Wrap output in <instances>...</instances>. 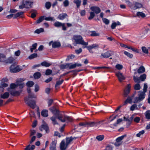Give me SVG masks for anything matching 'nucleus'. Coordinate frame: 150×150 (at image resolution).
I'll list each match as a JSON object with an SVG mask.
<instances>
[{"label":"nucleus","instance_id":"nucleus-63","mask_svg":"<svg viewBox=\"0 0 150 150\" xmlns=\"http://www.w3.org/2000/svg\"><path fill=\"white\" fill-rule=\"evenodd\" d=\"M69 65V69H74L76 67V63L75 64H71Z\"/></svg>","mask_w":150,"mask_h":150},{"label":"nucleus","instance_id":"nucleus-22","mask_svg":"<svg viewBox=\"0 0 150 150\" xmlns=\"http://www.w3.org/2000/svg\"><path fill=\"white\" fill-rule=\"evenodd\" d=\"M35 95L33 93H30L28 94V97H26L24 98V100L26 102V101H28L29 100V98H35Z\"/></svg>","mask_w":150,"mask_h":150},{"label":"nucleus","instance_id":"nucleus-54","mask_svg":"<svg viewBox=\"0 0 150 150\" xmlns=\"http://www.w3.org/2000/svg\"><path fill=\"white\" fill-rule=\"evenodd\" d=\"M148 86L147 83H144V84L143 89V92L144 93H145L147 89Z\"/></svg>","mask_w":150,"mask_h":150},{"label":"nucleus","instance_id":"nucleus-49","mask_svg":"<svg viewBox=\"0 0 150 150\" xmlns=\"http://www.w3.org/2000/svg\"><path fill=\"white\" fill-rule=\"evenodd\" d=\"M104 138V135H99L96 137V139L99 141H101Z\"/></svg>","mask_w":150,"mask_h":150},{"label":"nucleus","instance_id":"nucleus-6","mask_svg":"<svg viewBox=\"0 0 150 150\" xmlns=\"http://www.w3.org/2000/svg\"><path fill=\"white\" fill-rule=\"evenodd\" d=\"M49 110L54 115L56 116L57 118L58 119V117H60L61 115L59 114V110L57 109L55 106H53L50 108Z\"/></svg>","mask_w":150,"mask_h":150},{"label":"nucleus","instance_id":"nucleus-8","mask_svg":"<svg viewBox=\"0 0 150 150\" xmlns=\"http://www.w3.org/2000/svg\"><path fill=\"white\" fill-rule=\"evenodd\" d=\"M39 129L41 131L43 130H45L46 133H48L50 132L49 126L45 122L39 127Z\"/></svg>","mask_w":150,"mask_h":150},{"label":"nucleus","instance_id":"nucleus-34","mask_svg":"<svg viewBox=\"0 0 150 150\" xmlns=\"http://www.w3.org/2000/svg\"><path fill=\"white\" fill-rule=\"evenodd\" d=\"M41 76V74L39 72H37L35 73L33 75V76L35 79H38L40 78Z\"/></svg>","mask_w":150,"mask_h":150},{"label":"nucleus","instance_id":"nucleus-15","mask_svg":"<svg viewBox=\"0 0 150 150\" xmlns=\"http://www.w3.org/2000/svg\"><path fill=\"white\" fill-rule=\"evenodd\" d=\"M23 91L22 90H20L19 91H11L10 92V94L13 96H18L20 95Z\"/></svg>","mask_w":150,"mask_h":150},{"label":"nucleus","instance_id":"nucleus-35","mask_svg":"<svg viewBox=\"0 0 150 150\" xmlns=\"http://www.w3.org/2000/svg\"><path fill=\"white\" fill-rule=\"evenodd\" d=\"M41 65L42 66L47 67L50 66L51 64L45 61H44L41 63Z\"/></svg>","mask_w":150,"mask_h":150},{"label":"nucleus","instance_id":"nucleus-36","mask_svg":"<svg viewBox=\"0 0 150 150\" xmlns=\"http://www.w3.org/2000/svg\"><path fill=\"white\" fill-rule=\"evenodd\" d=\"M74 3L76 4V7L78 8H79L81 4V0H74L73 1Z\"/></svg>","mask_w":150,"mask_h":150},{"label":"nucleus","instance_id":"nucleus-31","mask_svg":"<svg viewBox=\"0 0 150 150\" xmlns=\"http://www.w3.org/2000/svg\"><path fill=\"white\" fill-rule=\"evenodd\" d=\"M149 30V29L148 28H144V29H142V35H141V38L144 37V35H145L146 34L148 31Z\"/></svg>","mask_w":150,"mask_h":150},{"label":"nucleus","instance_id":"nucleus-55","mask_svg":"<svg viewBox=\"0 0 150 150\" xmlns=\"http://www.w3.org/2000/svg\"><path fill=\"white\" fill-rule=\"evenodd\" d=\"M48 101L47 102L48 107H50L52 104L53 102V100L52 99H48Z\"/></svg>","mask_w":150,"mask_h":150},{"label":"nucleus","instance_id":"nucleus-38","mask_svg":"<svg viewBox=\"0 0 150 150\" xmlns=\"http://www.w3.org/2000/svg\"><path fill=\"white\" fill-rule=\"evenodd\" d=\"M30 145H28L25 148L24 150H33L35 148L34 145H32L30 148L29 147Z\"/></svg>","mask_w":150,"mask_h":150},{"label":"nucleus","instance_id":"nucleus-27","mask_svg":"<svg viewBox=\"0 0 150 150\" xmlns=\"http://www.w3.org/2000/svg\"><path fill=\"white\" fill-rule=\"evenodd\" d=\"M90 35L91 37L99 36L100 35L99 33H96V31L94 30L90 31Z\"/></svg>","mask_w":150,"mask_h":150},{"label":"nucleus","instance_id":"nucleus-28","mask_svg":"<svg viewBox=\"0 0 150 150\" xmlns=\"http://www.w3.org/2000/svg\"><path fill=\"white\" fill-rule=\"evenodd\" d=\"M48 110H43L41 112V115L43 117H46L48 116Z\"/></svg>","mask_w":150,"mask_h":150},{"label":"nucleus","instance_id":"nucleus-43","mask_svg":"<svg viewBox=\"0 0 150 150\" xmlns=\"http://www.w3.org/2000/svg\"><path fill=\"white\" fill-rule=\"evenodd\" d=\"M91 48L95 49H98L100 48L99 45L98 44H93L91 45H90Z\"/></svg>","mask_w":150,"mask_h":150},{"label":"nucleus","instance_id":"nucleus-11","mask_svg":"<svg viewBox=\"0 0 150 150\" xmlns=\"http://www.w3.org/2000/svg\"><path fill=\"white\" fill-rule=\"evenodd\" d=\"M26 104L28 105V106H30V108H32L33 109H34L36 105V103L35 100H32L27 101Z\"/></svg>","mask_w":150,"mask_h":150},{"label":"nucleus","instance_id":"nucleus-47","mask_svg":"<svg viewBox=\"0 0 150 150\" xmlns=\"http://www.w3.org/2000/svg\"><path fill=\"white\" fill-rule=\"evenodd\" d=\"M124 53L125 54L130 58H132L133 57V55L132 54H131L127 51H124Z\"/></svg>","mask_w":150,"mask_h":150},{"label":"nucleus","instance_id":"nucleus-24","mask_svg":"<svg viewBox=\"0 0 150 150\" xmlns=\"http://www.w3.org/2000/svg\"><path fill=\"white\" fill-rule=\"evenodd\" d=\"M56 143L53 141L50 144V150H56Z\"/></svg>","mask_w":150,"mask_h":150},{"label":"nucleus","instance_id":"nucleus-3","mask_svg":"<svg viewBox=\"0 0 150 150\" xmlns=\"http://www.w3.org/2000/svg\"><path fill=\"white\" fill-rule=\"evenodd\" d=\"M134 81L137 83H140L141 82V66L137 70V72L134 73V75L133 76Z\"/></svg>","mask_w":150,"mask_h":150},{"label":"nucleus","instance_id":"nucleus-25","mask_svg":"<svg viewBox=\"0 0 150 150\" xmlns=\"http://www.w3.org/2000/svg\"><path fill=\"white\" fill-rule=\"evenodd\" d=\"M9 94L8 92H6L3 94H1L0 97L1 98L5 99H7L9 97Z\"/></svg>","mask_w":150,"mask_h":150},{"label":"nucleus","instance_id":"nucleus-48","mask_svg":"<svg viewBox=\"0 0 150 150\" xmlns=\"http://www.w3.org/2000/svg\"><path fill=\"white\" fill-rule=\"evenodd\" d=\"M37 53H34L30 54L28 57V58L30 59H31L37 57Z\"/></svg>","mask_w":150,"mask_h":150},{"label":"nucleus","instance_id":"nucleus-19","mask_svg":"<svg viewBox=\"0 0 150 150\" xmlns=\"http://www.w3.org/2000/svg\"><path fill=\"white\" fill-rule=\"evenodd\" d=\"M138 97H136L134 100L133 103H137L139 101L141 100V91H139L138 93Z\"/></svg>","mask_w":150,"mask_h":150},{"label":"nucleus","instance_id":"nucleus-32","mask_svg":"<svg viewBox=\"0 0 150 150\" xmlns=\"http://www.w3.org/2000/svg\"><path fill=\"white\" fill-rule=\"evenodd\" d=\"M141 49L143 52L145 54H148L149 53L148 49L145 46L141 47Z\"/></svg>","mask_w":150,"mask_h":150},{"label":"nucleus","instance_id":"nucleus-2","mask_svg":"<svg viewBox=\"0 0 150 150\" xmlns=\"http://www.w3.org/2000/svg\"><path fill=\"white\" fill-rule=\"evenodd\" d=\"M14 58L11 57L6 59V56L3 54L0 53V62H5L6 64H11L14 60Z\"/></svg>","mask_w":150,"mask_h":150},{"label":"nucleus","instance_id":"nucleus-52","mask_svg":"<svg viewBox=\"0 0 150 150\" xmlns=\"http://www.w3.org/2000/svg\"><path fill=\"white\" fill-rule=\"evenodd\" d=\"M64 80L62 79L61 81H57L55 85V87H57L58 86L60 85L64 82Z\"/></svg>","mask_w":150,"mask_h":150},{"label":"nucleus","instance_id":"nucleus-46","mask_svg":"<svg viewBox=\"0 0 150 150\" xmlns=\"http://www.w3.org/2000/svg\"><path fill=\"white\" fill-rule=\"evenodd\" d=\"M44 31V29L42 28L37 29L34 32L35 33L37 34H39Z\"/></svg>","mask_w":150,"mask_h":150},{"label":"nucleus","instance_id":"nucleus-40","mask_svg":"<svg viewBox=\"0 0 150 150\" xmlns=\"http://www.w3.org/2000/svg\"><path fill=\"white\" fill-rule=\"evenodd\" d=\"M45 17H44V20L47 21H54L55 19H54L53 17H46L45 16H43Z\"/></svg>","mask_w":150,"mask_h":150},{"label":"nucleus","instance_id":"nucleus-33","mask_svg":"<svg viewBox=\"0 0 150 150\" xmlns=\"http://www.w3.org/2000/svg\"><path fill=\"white\" fill-rule=\"evenodd\" d=\"M8 86V85L7 84L4 82L1 83L0 86V90H1V91H3L4 87H7Z\"/></svg>","mask_w":150,"mask_h":150},{"label":"nucleus","instance_id":"nucleus-41","mask_svg":"<svg viewBox=\"0 0 150 150\" xmlns=\"http://www.w3.org/2000/svg\"><path fill=\"white\" fill-rule=\"evenodd\" d=\"M147 119L150 120V110H147L145 113Z\"/></svg>","mask_w":150,"mask_h":150},{"label":"nucleus","instance_id":"nucleus-44","mask_svg":"<svg viewBox=\"0 0 150 150\" xmlns=\"http://www.w3.org/2000/svg\"><path fill=\"white\" fill-rule=\"evenodd\" d=\"M44 17L45 16H43L40 17L39 19L36 21V23L38 24L41 22L43 20H44Z\"/></svg>","mask_w":150,"mask_h":150},{"label":"nucleus","instance_id":"nucleus-16","mask_svg":"<svg viewBox=\"0 0 150 150\" xmlns=\"http://www.w3.org/2000/svg\"><path fill=\"white\" fill-rule=\"evenodd\" d=\"M90 9L96 14H98L101 11L100 8L98 6H91Z\"/></svg>","mask_w":150,"mask_h":150},{"label":"nucleus","instance_id":"nucleus-39","mask_svg":"<svg viewBox=\"0 0 150 150\" xmlns=\"http://www.w3.org/2000/svg\"><path fill=\"white\" fill-rule=\"evenodd\" d=\"M34 84V83L32 81H28L26 83L27 86L30 87H32Z\"/></svg>","mask_w":150,"mask_h":150},{"label":"nucleus","instance_id":"nucleus-23","mask_svg":"<svg viewBox=\"0 0 150 150\" xmlns=\"http://www.w3.org/2000/svg\"><path fill=\"white\" fill-rule=\"evenodd\" d=\"M52 45L53 48H58L61 46V44L59 42H52Z\"/></svg>","mask_w":150,"mask_h":150},{"label":"nucleus","instance_id":"nucleus-29","mask_svg":"<svg viewBox=\"0 0 150 150\" xmlns=\"http://www.w3.org/2000/svg\"><path fill=\"white\" fill-rule=\"evenodd\" d=\"M24 13V11H21V12H18L16 14H14L13 18L16 19L18 17H20V16L23 15Z\"/></svg>","mask_w":150,"mask_h":150},{"label":"nucleus","instance_id":"nucleus-30","mask_svg":"<svg viewBox=\"0 0 150 150\" xmlns=\"http://www.w3.org/2000/svg\"><path fill=\"white\" fill-rule=\"evenodd\" d=\"M127 137V135L126 134H125L123 135H122L120 137H117L116 139V142H121L123 138Z\"/></svg>","mask_w":150,"mask_h":150},{"label":"nucleus","instance_id":"nucleus-10","mask_svg":"<svg viewBox=\"0 0 150 150\" xmlns=\"http://www.w3.org/2000/svg\"><path fill=\"white\" fill-rule=\"evenodd\" d=\"M103 121H99L97 122H86L88 127H96L102 123Z\"/></svg>","mask_w":150,"mask_h":150},{"label":"nucleus","instance_id":"nucleus-20","mask_svg":"<svg viewBox=\"0 0 150 150\" xmlns=\"http://www.w3.org/2000/svg\"><path fill=\"white\" fill-rule=\"evenodd\" d=\"M24 4L25 5V8H28L32 7L33 3L32 2L27 1H25Z\"/></svg>","mask_w":150,"mask_h":150},{"label":"nucleus","instance_id":"nucleus-37","mask_svg":"<svg viewBox=\"0 0 150 150\" xmlns=\"http://www.w3.org/2000/svg\"><path fill=\"white\" fill-rule=\"evenodd\" d=\"M95 69H112V71H110L111 72H114V71L115 70L114 69H112L110 67H107L105 66H102V67H97L95 68Z\"/></svg>","mask_w":150,"mask_h":150},{"label":"nucleus","instance_id":"nucleus-62","mask_svg":"<svg viewBox=\"0 0 150 150\" xmlns=\"http://www.w3.org/2000/svg\"><path fill=\"white\" fill-rule=\"evenodd\" d=\"M63 4L64 7L68 6L69 4V2L68 0H65L63 3Z\"/></svg>","mask_w":150,"mask_h":150},{"label":"nucleus","instance_id":"nucleus-56","mask_svg":"<svg viewBox=\"0 0 150 150\" xmlns=\"http://www.w3.org/2000/svg\"><path fill=\"white\" fill-rule=\"evenodd\" d=\"M82 70L81 69H77L73 70L70 71H71V72H73V74L75 75H77V72H79Z\"/></svg>","mask_w":150,"mask_h":150},{"label":"nucleus","instance_id":"nucleus-60","mask_svg":"<svg viewBox=\"0 0 150 150\" xmlns=\"http://www.w3.org/2000/svg\"><path fill=\"white\" fill-rule=\"evenodd\" d=\"M52 73V71L50 69H47L45 71V74L47 75H50Z\"/></svg>","mask_w":150,"mask_h":150},{"label":"nucleus","instance_id":"nucleus-53","mask_svg":"<svg viewBox=\"0 0 150 150\" xmlns=\"http://www.w3.org/2000/svg\"><path fill=\"white\" fill-rule=\"evenodd\" d=\"M75 57V56L73 54H71V55L68 56L66 59V61H69L70 59H72Z\"/></svg>","mask_w":150,"mask_h":150},{"label":"nucleus","instance_id":"nucleus-57","mask_svg":"<svg viewBox=\"0 0 150 150\" xmlns=\"http://www.w3.org/2000/svg\"><path fill=\"white\" fill-rule=\"evenodd\" d=\"M103 22L106 25H108L109 24L110 21L106 18H103Z\"/></svg>","mask_w":150,"mask_h":150},{"label":"nucleus","instance_id":"nucleus-1","mask_svg":"<svg viewBox=\"0 0 150 150\" xmlns=\"http://www.w3.org/2000/svg\"><path fill=\"white\" fill-rule=\"evenodd\" d=\"M75 42L74 43V46H76L77 44H81L83 45L86 46L88 45L87 42H85L83 40L82 37L81 36H76L74 38Z\"/></svg>","mask_w":150,"mask_h":150},{"label":"nucleus","instance_id":"nucleus-50","mask_svg":"<svg viewBox=\"0 0 150 150\" xmlns=\"http://www.w3.org/2000/svg\"><path fill=\"white\" fill-rule=\"evenodd\" d=\"M51 6V4L50 2L48 1L45 3V7L47 9H49Z\"/></svg>","mask_w":150,"mask_h":150},{"label":"nucleus","instance_id":"nucleus-13","mask_svg":"<svg viewBox=\"0 0 150 150\" xmlns=\"http://www.w3.org/2000/svg\"><path fill=\"white\" fill-rule=\"evenodd\" d=\"M115 75L117 77L119 81L120 82L122 81L125 79V78L123 75L122 73L120 72L116 73Z\"/></svg>","mask_w":150,"mask_h":150},{"label":"nucleus","instance_id":"nucleus-5","mask_svg":"<svg viewBox=\"0 0 150 150\" xmlns=\"http://www.w3.org/2000/svg\"><path fill=\"white\" fill-rule=\"evenodd\" d=\"M22 68H20L18 65L16 67L15 64H13L10 67V72L12 73H15L19 72L22 70Z\"/></svg>","mask_w":150,"mask_h":150},{"label":"nucleus","instance_id":"nucleus-58","mask_svg":"<svg viewBox=\"0 0 150 150\" xmlns=\"http://www.w3.org/2000/svg\"><path fill=\"white\" fill-rule=\"evenodd\" d=\"M85 47L87 48L91 53L93 54V51L92 50V48H91V47L90 45L88 46H86ZM84 48H85V47Z\"/></svg>","mask_w":150,"mask_h":150},{"label":"nucleus","instance_id":"nucleus-61","mask_svg":"<svg viewBox=\"0 0 150 150\" xmlns=\"http://www.w3.org/2000/svg\"><path fill=\"white\" fill-rule=\"evenodd\" d=\"M115 67L118 70H120L122 68L123 66L122 65L117 64L115 65Z\"/></svg>","mask_w":150,"mask_h":150},{"label":"nucleus","instance_id":"nucleus-4","mask_svg":"<svg viewBox=\"0 0 150 150\" xmlns=\"http://www.w3.org/2000/svg\"><path fill=\"white\" fill-rule=\"evenodd\" d=\"M58 119L62 122H65L66 121L67 122H71L73 120L71 117L66 115H64V117L61 115L60 117H58Z\"/></svg>","mask_w":150,"mask_h":150},{"label":"nucleus","instance_id":"nucleus-51","mask_svg":"<svg viewBox=\"0 0 150 150\" xmlns=\"http://www.w3.org/2000/svg\"><path fill=\"white\" fill-rule=\"evenodd\" d=\"M146 74H141V82L144 81L146 78Z\"/></svg>","mask_w":150,"mask_h":150},{"label":"nucleus","instance_id":"nucleus-7","mask_svg":"<svg viewBox=\"0 0 150 150\" xmlns=\"http://www.w3.org/2000/svg\"><path fill=\"white\" fill-rule=\"evenodd\" d=\"M128 5L132 9L135 10L139 8V4L136 2H131L129 1H128Z\"/></svg>","mask_w":150,"mask_h":150},{"label":"nucleus","instance_id":"nucleus-12","mask_svg":"<svg viewBox=\"0 0 150 150\" xmlns=\"http://www.w3.org/2000/svg\"><path fill=\"white\" fill-rule=\"evenodd\" d=\"M136 94V91L131 96H128L127 99L124 101L123 105H125L127 104L128 103H132V98Z\"/></svg>","mask_w":150,"mask_h":150},{"label":"nucleus","instance_id":"nucleus-9","mask_svg":"<svg viewBox=\"0 0 150 150\" xmlns=\"http://www.w3.org/2000/svg\"><path fill=\"white\" fill-rule=\"evenodd\" d=\"M65 23H62L59 21H57L54 23V26L56 27L59 28L61 27H62V30L64 31H66L67 30V27L65 25Z\"/></svg>","mask_w":150,"mask_h":150},{"label":"nucleus","instance_id":"nucleus-17","mask_svg":"<svg viewBox=\"0 0 150 150\" xmlns=\"http://www.w3.org/2000/svg\"><path fill=\"white\" fill-rule=\"evenodd\" d=\"M111 51H108L104 53H102L100 57L104 58H108L111 56L112 54Z\"/></svg>","mask_w":150,"mask_h":150},{"label":"nucleus","instance_id":"nucleus-42","mask_svg":"<svg viewBox=\"0 0 150 150\" xmlns=\"http://www.w3.org/2000/svg\"><path fill=\"white\" fill-rule=\"evenodd\" d=\"M74 140V138L72 137H67L66 138V144L68 145L70 142Z\"/></svg>","mask_w":150,"mask_h":150},{"label":"nucleus","instance_id":"nucleus-45","mask_svg":"<svg viewBox=\"0 0 150 150\" xmlns=\"http://www.w3.org/2000/svg\"><path fill=\"white\" fill-rule=\"evenodd\" d=\"M90 16L88 18V19L89 20H91L93 18H94V17L95 16V13L93 12H90Z\"/></svg>","mask_w":150,"mask_h":150},{"label":"nucleus","instance_id":"nucleus-18","mask_svg":"<svg viewBox=\"0 0 150 150\" xmlns=\"http://www.w3.org/2000/svg\"><path fill=\"white\" fill-rule=\"evenodd\" d=\"M64 141H62L60 144V147L61 150H65L68 145L66 144Z\"/></svg>","mask_w":150,"mask_h":150},{"label":"nucleus","instance_id":"nucleus-64","mask_svg":"<svg viewBox=\"0 0 150 150\" xmlns=\"http://www.w3.org/2000/svg\"><path fill=\"white\" fill-rule=\"evenodd\" d=\"M35 91L36 92H38L39 90V85L37 84H35Z\"/></svg>","mask_w":150,"mask_h":150},{"label":"nucleus","instance_id":"nucleus-26","mask_svg":"<svg viewBox=\"0 0 150 150\" xmlns=\"http://www.w3.org/2000/svg\"><path fill=\"white\" fill-rule=\"evenodd\" d=\"M71 63H67L66 64H62L60 65V68L62 69H64L69 68V65Z\"/></svg>","mask_w":150,"mask_h":150},{"label":"nucleus","instance_id":"nucleus-14","mask_svg":"<svg viewBox=\"0 0 150 150\" xmlns=\"http://www.w3.org/2000/svg\"><path fill=\"white\" fill-rule=\"evenodd\" d=\"M130 84H128L127 85V88L124 91L123 96L124 97H126L127 96L130 92Z\"/></svg>","mask_w":150,"mask_h":150},{"label":"nucleus","instance_id":"nucleus-59","mask_svg":"<svg viewBox=\"0 0 150 150\" xmlns=\"http://www.w3.org/2000/svg\"><path fill=\"white\" fill-rule=\"evenodd\" d=\"M140 88V84L138 83L136 84L134 86V89L135 90H139Z\"/></svg>","mask_w":150,"mask_h":150},{"label":"nucleus","instance_id":"nucleus-21","mask_svg":"<svg viewBox=\"0 0 150 150\" xmlns=\"http://www.w3.org/2000/svg\"><path fill=\"white\" fill-rule=\"evenodd\" d=\"M68 15L66 13L60 14L58 16L57 18L59 20H63L66 18V17Z\"/></svg>","mask_w":150,"mask_h":150}]
</instances>
